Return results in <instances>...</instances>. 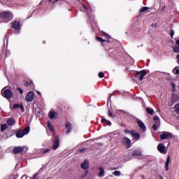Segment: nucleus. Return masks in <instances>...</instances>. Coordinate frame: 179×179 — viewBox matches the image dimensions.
I'll list each match as a JSON object with an SVG mask.
<instances>
[{"label":"nucleus","mask_w":179,"mask_h":179,"mask_svg":"<svg viewBox=\"0 0 179 179\" xmlns=\"http://www.w3.org/2000/svg\"><path fill=\"white\" fill-rule=\"evenodd\" d=\"M13 19V14H12L10 11L3 12L0 14V20L3 23L10 22Z\"/></svg>","instance_id":"nucleus-1"},{"label":"nucleus","mask_w":179,"mask_h":179,"mask_svg":"<svg viewBox=\"0 0 179 179\" xmlns=\"http://www.w3.org/2000/svg\"><path fill=\"white\" fill-rule=\"evenodd\" d=\"M1 96L9 100L13 97V92L10 90H6V87H4L1 90Z\"/></svg>","instance_id":"nucleus-2"},{"label":"nucleus","mask_w":179,"mask_h":179,"mask_svg":"<svg viewBox=\"0 0 179 179\" xmlns=\"http://www.w3.org/2000/svg\"><path fill=\"white\" fill-rule=\"evenodd\" d=\"M160 139L164 140V139H171L173 138V134L168 132V131H164L160 136Z\"/></svg>","instance_id":"nucleus-3"},{"label":"nucleus","mask_w":179,"mask_h":179,"mask_svg":"<svg viewBox=\"0 0 179 179\" xmlns=\"http://www.w3.org/2000/svg\"><path fill=\"white\" fill-rule=\"evenodd\" d=\"M101 34L104 35L106 39H103L101 37L96 36V40H97V41H99L100 43H106L107 40H110V36L108 34H106L104 31H102Z\"/></svg>","instance_id":"nucleus-4"},{"label":"nucleus","mask_w":179,"mask_h":179,"mask_svg":"<svg viewBox=\"0 0 179 179\" xmlns=\"http://www.w3.org/2000/svg\"><path fill=\"white\" fill-rule=\"evenodd\" d=\"M59 148V136H56L54 141H53V146L52 149L54 150H57Z\"/></svg>","instance_id":"nucleus-5"},{"label":"nucleus","mask_w":179,"mask_h":179,"mask_svg":"<svg viewBox=\"0 0 179 179\" xmlns=\"http://www.w3.org/2000/svg\"><path fill=\"white\" fill-rule=\"evenodd\" d=\"M154 121H155V124L152 126V128L153 129H155V131H156V129H157V128L160 127V119L159 118V117L155 116Z\"/></svg>","instance_id":"nucleus-6"},{"label":"nucleus","mask_w":179,"mask_h":179,"mask_svg":"<svg viewBox=\"0 0 179 179\" xmlns=\"http://www.w3.org/2000/svg\"><path fill=\"white\" fill-rule=\"evenodd\" d=\"M34 97V92L30 91L25 96V100L27 102L33 101V99Z\"/></svg>","instance_id":"nucleus-7"},{"label":"nucleus","mask_w":179,"mask_h":179,"mask_svg":"<svg viewBox=\"0 0 179 179\" xmlns=\"http://www.w3.org/2000/svg\"><path fill=\"white\" fill-rule=\"evenodd\" d=\"M157 149L160 153H162V155H166V146L164 143H159L157 146Z\"/></svg>","instance_id":"nucleus-8"},{"label":"nucleus","mask_w":179,"mask_h":179,"mask_svg":"<svg viewBox=\"0 0 179 179\" xmlns=\"http://www.w3.org/2000/svg\"><path fill=\"white\" fill-rule=\"evenodd\" d=\"M58 114L54 110H51L48 113V117L50 120H55Z\"/></svg>","instance_id":"nucleus-9"},{"label":"nucleus","mask_w":179,"mask_h":179,"mask_svg":"<svg viewBox=\"0 0 179 179\" xmlns=\"http://www.w3.org/2000/svg\"><path fill=\"white\" fill-rule=\"evenodd\" d=\"M137 124L139 128L143 130V132L146 131V126H145V123H143V122H142L141 120H137Z\"/></svg>","instance_id":"nucleus-10"},{"label":"nucleus","mask_w":179,"mask_h":179,"mask_svg":"<svg viewBox=\"0 0 179 179\" xmlns=\"http://www.w3.org/2000/svg\"><path fill=\"white\" fill-rule=\"evenodd\" d=\"M23 150H24V148L19 146L14 148L13 152L15 155H17V153H22Z\"/></svg>","instance_id":"nucleus-11"},{"label":"nucleus","mask_w":179,"mask_h":179,"mask_svg":"<svg viewBox=\"0 0 179 179\" xmlns=\"http://www.w3.org/2000/svg\"><path fill=\"white\" fill-rule=\"evenodd\" d=\"M66 135H69L71 134V131H72V124L69 122L66 124Z\"/></svg>","instance_id":"nucleus-12"},{"label":"nucleus","mask_w":179,"mask_h":179,"mask_svg":"<svg viewBox=\"0 0 179 179\" xmlns=\"http://www.w3.org/2000/svg\"><path fill=\"white\" fill-rule=\"evenodd\" d=\"M137 75H140L139 80H143V78L146 76V71H137Z\"/></svg>","instance_id":"nucleus-13"},{"label":"nucleus","mask_w":179,"mask_h":179,"mask_svg":"<svg viewBox=\"0 0 179 179\" xmlns=\"http://www.w3.org/2000/svg\"><path fill=\"white\" fill-rule=\"evenodd\" d=\"M12 26L15 29V30H19V29H20V22L17 21H14L12 23Z\"/></svg>","instance_id":"nucleus-14"},{"label":"nucleus","mask_w":179,"mask_h":179,"mask_svg":"<svg viewBox=\"0 0 179 179\" xmlns=\"http://www.w3.org/2000/svg\"><path fill=\"white\" fill-rule=\"evenodd\" d=\"M123 143L126 145L127 148H131V140L127 137L123 138Z\"/></svg>","instance_id":"nucleus-15"},{"label":"nucleus","mask_w":179,"mask_h":179,"mask_svg":"<svg viewBox=\"0 0 179 179\" xmlns=\"http://www.w3.org/2000/svg\"><path fill=\"white\" fill-rule=\"evenodd\" d=\"M81 169L84 170H87L89 169V161L85 159L83 164H81Z\"/></svg>","instance_id":"nucleus-16"},{"label":"nucleus","mask_w":179,"mask_h":179,"mask_svg":"<svg viewBox=\"0 0 179 179\" xmlns=\"http://www.w3.org/2000/svg\"><path fill=\"white\" fill-rule=\"evenodd\" d=\"M176 44L177 45L173 46V52L178 54L179 53V39L176 40Z\"/></svg>","instance_id":"nucleus-17"},{"label":"nucleus","mask_w":179,"mask_h":179,"mask_svg":"<svg viewBox=\"0 0 179 179\" xmlns=\"http://www.w3.org/2000/svg\"><path fill=\"white\" fill-rule=\"evenodd\" d=\"M131 136L134 139H137V141H138V139H141V135L139 134V133H135L133 131V133H131Z\"/></svg>","instance_id":"nucleus-18"},{"label":"nucleus","mask_w":179,"mask_h":179,"mask_svg":"<svg viewBox=\"0 0 179 179\" xmlns=\"http://www.w3.org/2000/svg\"><path fill=\"white\" fill-rule=\"evenodd\" d=\"M99 177H104V167L100 166L99 168Z\"/></svg>","instance_id":"nucleus-19"},{"label":"nucleus","mask_w":179,"mask_h":179,"mask_svg":"<svg viewBox=\"0 0 179 179\" xmlns=\"http://www.w3.org/2000/svg\"><path fill=\"white\" fill-rule=\"evenodd\" d=\"M15 136L17 138H23L24 136V134L23 133V131H18L15 133Z\"/></svg>","instance_id":"nucleus-20"},{"label":"nucleus","mask_w":179,"mask_h":179,"mask_svg":"<svg viewBox=\"0 0 179 179\" xmlns=\"http://www.w3.org/2000/svg\"><path fill=\"white\" fill-rule=\"evenodd\" d=\"M134 156H136L137 157H141V156H142V152H141V150H135L133 152Z\"/></svg>","instance_id":"nucleus-21"},{"label":"nucleus","mask_w":179,"mask_h":179,"mask_svg":"<svg viewBox=\"0 0 179 179\" xmlns=\"http://www.w3.org/2000/svg\"><path fill=\"white\" fill-rule=\"evenodd\" d=\"M48 127L50 129V132H54V126L52 125V124H51L50 122H48Z\"/></svg>","instance_id":"nucleus-22"},{"label":"nucleus","mask_w":179,"mask_h":179,"mask_svg":"<svg viewBox=\"0 0 179 179\" xmlns=\"http://www.w3.org/2000/svg\"><path fill=\"white\" fill-rule=\"evenodd\" d=\"M29 132H30V127H27L24 131H22V133L24 134V135H27V134H29Z\"/></svg>","instance_id":"nucleus-23"},{"label":"nucleus","mask_w":179,"mask_h":179,"mask_svg":"<svg viewBox=\"0 0 179 179\" xmlns=\"http://www.w3.org/2000/svg\"><path fill=\"white\" fill-rule=\"evenodd\" d=\"M8 125H13L15 124V120L10 118L7 120Z\"/></svg>","instance_id":"nucleus-24"},{"label":"nucleus","mask_w":179,"mask_h":179,"mask_svg":"<svg viewBox=\"0 0 179 179\" xmlns=\"http://www.w3.org/2000/svg\"><path fill=\"white\" fill-rule=\"evenodd\" d=\"M5 129H8V124H3L1 125V132H3V131H5Z\"/></svg>","instance_id":"nucleus-25"},{"label":"nucleus","mask_w":179,"mask_h":179,"mask_svg":"<svg viewBox=\"0 0 179 179\" xmlns=\"http://www.w3.org/2000/svg\"><path fill=\"white\" fill-rule=\"evenodd\" d=\"M169 164H170V157H167V159L165 164L166 170H169Z\"/></svg>","instance_id":"nucleus-26"},{"label":"nucleus","mask_w":179,"mask_h":179,"mask_svg":"<svg viewBox=\"0 0 179 179\" xmlns=\"http://www.w3.org/2000/svg\"><path fill=\"white\" fill-rule=\"evenodd\" d=\"M145 110H146V112L148 114H151V115L153 114V113H155V110H153V108H147Z\"/></svg>","instance_id":"nucleus-27"},{"label":"nucleus","mask_w":179,"mask_h":179,"mask_svg":"<svg viewBox=\"0 0 179 179\" xmlns=\"http://www.w3.org/2000/svg\"><path fill=\"white\" fill-rule=\"evenodd\" d=\"M173 73L175 75H179V67H178V66L175 67V68L173 69Z\"/></svg>","instance_id":"nucleus-28"},{"label":"nucleus","mask_w":179,"mask_h":179,"mask_svg":"<svg viewBox=\"0 0 179 179\" xmlns=\"http://www.w3.org/2000/svg\"><path fill=\"white\" fill-rule=\"evenodd\" d=\"M146 10H149V8L148 7H143L141 8L139 12H140V13H143V12H146Z\"/></svg>","instance_id":"nucleus-29"},{"label":"nucleus","mask_w":179,"mask_h":179,"mask_svg":"<svg viewBox=\"0 0 179 179\" xmlns=\"http://www.w3.org/2000/svg\"><path fill=\"white\" fill-rule=\"evenodd\" d=\"M101 122L103 123V124H106V125H111V122H110L109 120H107L106 119H102Z\"/></svg>","instance_id":"nucleus-30"},{"label":"nucleus","mask_w":179,"mask_h":179,"mask_svg":"<svg viewBox=\"0 0 179 179\" xmlns=\"http://www.w3.org/2000/svg\"><path fill=\"white\" fill-rule=\"evenodd\" d=\"M50 151H51V148H46V149L42 150V153H43V155H45V154L48 153V152H50Z\"/></svg>","instance_id":"nucleus-31"},{"label":"nucleus","mask_w":179,"mask_h":179,"mask_svg":"<svg viewBox=\"0 0 179 179\" xmlns=\"http://www.w3.org/2000/svg\"><path fill=\"white\" fill-rule=\"evenodd\" d=\"M113 175L120 176H121V172L120 171H115L113 173Z\"/></svg>","instance_id":"nucleus-32"},{"label":"nucleus","mask_w":179,"mask_h":179,"mask_svg":"<svg viewBox=\"0 0 179 179\" xmlns=\"http://www.w3.org/2000/svg\"><path fill=\"white\" fill-rule=\"evenodd\" d=\"M20 110H21V111L22 113H24V106H23V105L20 104Z\"/></svg>","instance_id":"nucleus-33"},{"label":"nucleus","mask_w":179,"mask_h":179,"mask_svg":"<svg viewBox=\"0 0 179 179\" xmlns=\"http://www.w3.org/2000/svg\"><path fill=\"white\" fill-rule=\"evenodd\" d=\"M124 132H125V134H129L130 135H132L134 131H131L128 129H126V130H124Z\"/></svg>","instance_id":"nucleus-34"},{"label":"nucleus","mask_w":179,"mask_h":179,"mask_svg":"<svg viewBox=\"0 0 179 179\" xmlns=\"http://www.w3.org/2000/svg\"><path fill=\"white\" fill-rule=\"evenodd\" d=\"M99 78H104V73H103V72H100L99 73Z\"/></svg>","instance_id":"nucleus-35"},{"label":"nucleus","mask_w":179,"mask_h":179,"mask_svg":"<svg viewBox=\"0 0 179 179\" xmlns=\"http://www.w3.org/2000/svg\"><path fill=\"white\" fill-rule=\"evenodd\" d=\"M20 105H19V103H16L13 106V108H20Z\"/></svg>","instance_id":"nucleus-36"},{"label":"nucleus","mask_w":179,"mask_h":179,"mask_svg":"<svg viewBox=\"0 0 179 179\" xmlns=\"http://www.w3.org/2000/svg\"><path fill=\"white\" fill-rule=\"evenodd\" d=\"M108 117H114V115H113V113H111V111H108Z\"/></svg>","instance_id":"nucleus-37"},{"label":"nucleus","mask_w":179,"mask_h":179,"mask_svg":"<svg viewBox=\"0 0 179 179\" xmlns=\"http://www.w3.org/2000/svg\"><path fill=\"white\" fill-rule=\"evenodd\" d=\"M50 3H55V2H58V0H49Z\"/></svg>","instance_id":"nucleus-38"},{"label":"nucleus","mask_w":179,"mask_h":179,"mask_svg":"<svg viewBox=\"0 0 179 179\" xmlns=\"http://www.w3.org/2000/svg\"><path fill=\"white\" fill-rule=\"evenodd\" d=\"M32 179H38V176H37V173H35L34 175V176L32 177Z\"/></svg>","instance_id":"nucleus-39"},{"label":"nucleus","mask_w":179,"mask_h":179,"mask_svg":"<svg viewBox=\"0 0 179 179\" xmlns=\"http://www.w3.org/2000/svg\"><path fill=\"white\" fill-rule=\"evenodd\" d=\"M175 112L176 113V114H179V107L175 109Z\"/></svg>","instance_id":"nucleus-40"},{"label":"nucleus","mask_w":179,"mask_h":179,"mask_svg":"<svg viewBox=\"0 0 179 179\" xmlns=\"http://www.w3.org/2000/svg\"><path fill=\"white\" fill-rule=\"evenodd\" d=\"M18 90H20V94H23V90L18 88Z\"/></svg>","instance_id":"nucleus-41"},{"label":"nucleus","mask_w":179,"mask_h":179,"mask_svg":"<svg viewBox=\"0 0 179 179\" xmlns=\"http://www.w3.org/2000/svg\"><path fill=\"white\" fill-rule=\"evenodd\" d=\"M25 86H30V83H26Z\"/></svg>","instance_id":"nucleus-42"},{"label":"nucleus","mask_w":179,"mask_h":179,"mask_svg":"<svg viewBox=\"0 0 179 179\" xmlns=\"http://www.w3.org/2000/svg\"><path fill=\"white\" fill-rule=\"evenodd\" d=\"M171 36L173 37L174 36V32H173V31H171Z\"/></svg>","instance_id":"nucleus-43"},{"label":"nucleus","mask_w":179,"mask_h":179,"mask_svg":"<svg viewBox=\"0 0 179 179\" xmlns=\"http://www.w3.org/2000/svg\"><path fill=\"white\" fill-rule=\"evenodd\" d=\"M84 9H85V10H87V8H86V6L85 5H83Z\"/></svg>","instance_id":"nucleus-44"},{"label":"nucleus","mask_w":179,"mask_h":179,"mask_svg":"<svg viewBox=\"0 0 179 179\" xmlns=\"http://www.w3.org/2000/svg\"><path fill=\"white\" fill-rule=\"evenodd\" d=\"M178 106H179V103H176V104L175 105V107H178Z\"/></svg>","instance_id":"nucleus-45"},{"label":"nucleus","mask_w":179,"mask_h":179,"mask_svg":"<svg viewBox=\"0 0 179 179\" xmlns=\"http://www.w3.org/2000/svg\"><path fill=\"white\" fill-rule=\"evenodd\" d=\"M38 94H41V93H40V92H37Z\"/></svg>","instance_id":"nucleus-46"},{"label":"nucleus","mask_w":179,"mask_h":179,"mask_svg":"<svg viewBox=\"0 0 179 179\" xmlns=\"http://www.w3.org/2000/svg\"><path fill=\"white\" fill-rule=\"evenodd\" d=\"M87 171L85 172V176H87Z\"/></svg>","instance_id":"nucleus-47"},{"label":"nucleus","mask_w":179,"mask_h":179,"mask_svg":"<svg viewBox=\"0 0 179 179\" xmlns=\"http://www.w3.org/2000/svg\"><path fill=\"white\" fill-rule=\"evenodd\" d=\"M80 152H83V150H80Z\"/></svg>","instance_id":"nucleus-48"},{"label":"nucleus","mask_w":179,"mask_h":179,"mask_svg":"<svg viewBox=\"0 0 179 179\" xmlns=\"http://www.w3.org/2000/svg\"><path fill=\"white\" fill-rule=\"evenodd\" d=\"M161 179H163V178H161Z\"/></svg>","instance_id":"nucleus-49"}]
</instances>
